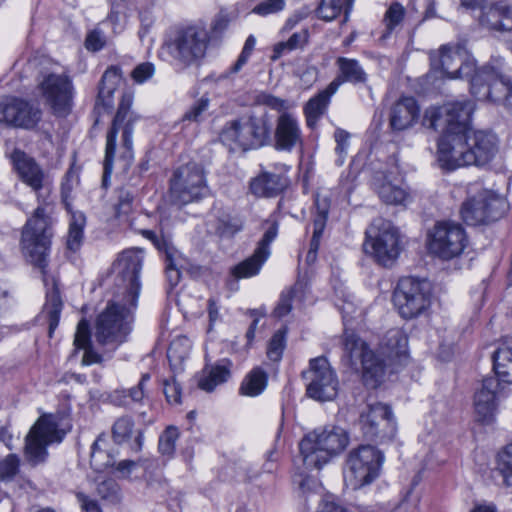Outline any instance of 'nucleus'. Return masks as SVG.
<instances>
[{
	"instance_id": "6",
	"label": "nucleus",
	"mask_w": 512,
	"mask_h": 512,
	"mask_svg": "<svg viewBox=\"0 0 512 512\" xmlns=\"http://www.w3.org/2000/svg\"><path fill=\"white\" fill-rule=\"evenodd\" d=\"M363 249L378 264L384 267L392 266L401 251L398 229L388 220L375 219L366 230Z\"/></svg>"
},
{
	"instance_id": "46",
	"label": "nucleus",
	"mask_w": 512,
	"mask_h": 512,
	"mask_svg": "<svg viewBox=\"0 0 512 512\" xmlns=\"http://www.w3.org/2000/svg\"><path fill=\"white\" fill-rule=\"evenodd\" d=\"M285 348V331H276L271 340L269 341L267 348V356L270 360L278 362L282 358V354Z\"/></svg>"
},
{
	"instance_id": "21",
	"label": "nucleus",
	"mask_w": 512,
	"mask_h": 512,
	"mask_svg": "<svg viewBox=\"0 0 512 512\" xmlns=\"http://www.w3.org/2000/svg\"><path fill=\"white\" fill-rule=\"evenodd\" d=\"M40 88L56 115L64 116L70 112L73 101V85L67 75L48 74L40 83Z\"/></svg>"
},
{
	"instance_id": "54",
	"label": "nucleus",
	"mask_w": 512,
	"mask_h": 512,
	"mask_svg": "<svg viewBox=\"0 0 512 512\" xmlns=\"http://www.w3.org/2000/svg\"><path fill=\"white\" fill-rule=\"evenodd\" d=\"M97 494L104 500L116 502L119 500L118 484L113 479H104L97 484Z\"/></svg>"
},
{
	"instance_id": "38",
	"label": "nucleus",
	"mask_w": 512,
	"mask_h": 512,
	"mask_svg": "<svg viewBox=\"0 0 512 512\" xmlns=\"http://www.w3.org/2000/svg\"><path fill=\"white\" fill-rule=\"evenodd\" d=\"M63 303L60 297L56 281L52 280V289L47 291V301L43 312L46 314L49 324L48 335L51 338L58 327Z\"/></svg>"
},
{
	"instance_id": "37",
	"label": "nucleus",
	"mask_w": 512,
	"mask_h": 512,
	"mask_svg": "<svg viewBox=\"0 0 512 512\" xmlns=\"http://www.w3.org/2000/svg\"><path fill=\"white\" fill-rule=\"evenodd\" d=\"M121 72L118 67H109L103 74L99 86L97 102L103 107L110 108L113 105V94L121 82Z\"/></svg>"
},
{
	"instance_id": "12",
	"label": "nucleus",
	"mask_w": 512,
	"mask_h": 512,
	"mask_svg": "<svg viewBox=\"0 0 512 512\" xmlns=\"http://www.w3.org/2000/svg\"><path fill=\"white\" fill-rule=\"evenodd\" d=\"M470 91L480 101H491L509 105L512 98V84L499 65H485L476 70L470 79Z\"/></svg>"
},
{
	"instance_id": "3",
	"label": "nucleus",
	"mask_w": 512,
	"mask_h": 512,
	"mask_svg": "<svg viewBox=\"0 0 512 512\" xmlns=\"http://www.w3.org/2000/svg\"><path fill=\"white\" fill-rule=\"evenodd\" d=\"M342 362L352 370L362 372L366 386L376 388L383 380L385 365L369 345L358 335L345 332L343 335Z\"/></svg>"
},
{
	"instance_id": "1",
	"label": "nucleus",
	"mask_w": 512,
	"mask_h": 512,
	"mask_svg": "<svg viewBox=\"0 0 512 512\" xmlns=\"http://www.w3.org/2000/svg\"><path fill=\"white\" fill-rule=\"evenodd\" d=\"M272 119L266 111L250 112L228 121L220 133V141L230 151L257 150L271 144Z\"/></svg>"
},
{
	"instance_id": "29",
	"label": "nucleus",
	"mask_w": 512,
	"mask_h": 512,
	"mask_svg": "<svg viewBox=\"0 0 512 512\" xmlns=\"http://www.w3.org/2000/svg\"><path fill=\"white\" fill-rule=\"evenodd\" d=\"M419 118L420 106L414 97H401L389 109V127L395 133L412 129Z\"/></svg>"
},
{
	"instance_id": "49",
	"label": "nucleus",
	"mask_w": 512,
	"mask_h": 512,
	"mask_svg": "<svg viewBox=\"0 0 512 512\" xmlns=\"http://www.w3.org/2000/svg\"><path fill=\"white\" fill-rule=\"evenodd\" d=\"M189 354V341L186 337H179L171 342L167 357L170 361L179 360L182 361L188 357Z\"/></svg>"
},
{
	"instance_id": "55",
	"label": "nucleus",
	"mask_w": 512,
	"mask_h": 512,
	"mask_svg": "<svg viewBox=\"0 0 512 512\" xmlns=\"http://www.w3.org/2000/svg\"><path fill=\"white\" fill-rule=\"evenodd\" d=\"M74 346L76 349H84L92 346L90 337V326L87 320L79 321L74 337Z\"/></svg>"
},
{
	"instance_id": "8",
	"label": "nucleus",
	"mask_w": 512,
	"mask_h": 512,
	"mask_svg": "<svg viewBox=\"0 0 512 512\" xmlns=\"http://www.w3.org/2000/svg\"><path fill=\"white\" fill-rule=\"evenodd\" d=\"M123 303H110L98 316L95 327V337L102 345L119 346L127 340L131 331L132 309L127 299Z\"/></svg>"
},
{
	"instance_id": "13",
	"label": "nucleus",
	"mask_w": 512,
	"mask_h": 512,
	"mask_svg": "<svg viewBox=\"0 0 512 512\" xmlns=\"http://www.w3.org/2000/svg\"><path fill=\"white\" fill-rule=\"evenodd\" d=\"M65 432L52 415L41 416L31 427L25 438L24 456L32 466L44 463L48 457L47 447L63 440Z\"/></svg>"
},
{
	"instance_id": "18",
	"label": "nucleus",
	"mask_w": 512,
	"mask_h": 512,
	"mask_svg": "<svg viewBox=\"0 0 512 512\" xmlns=\"http://www.w3.org/2000/svg\"><path fill=\"white\" fill-rule=\"evenodd\" d=\"M507 209L508 203L503 197L482 190L462 204L460 213L466 224L474 226L500 219Z\"/></svg>"
},
{
	"instance_id": "32",
	"label": "nucleus",
	"mask_w": 512,
	"mask_h": 512,
	"mask_svg": "<svg viewBox=\"0 0 512 512\" xmlns=\"http://www.w3.org/2000/svg\"><path fill=\"white\" fill-rule=\"evenodd\" d=\"M287 186V179L281 174L262 172L250 183L251 193L257 197H275Z\"/></svg>"
},
{
	"instance_id": "14",
	"label": "nucleus",
	"mask_w": 512,
	"mask_h": 512,
	"mask_svg": "<svg viewBox=\"0 0 512 512\" xmlns=\"http://www.w3.org/2000/svg\"><path fill=\"white\" fill-rule=\"evenodd\" d=\"M464 228L453 221H438L428 231L427 248L431 254L443 260L459 256L467 246Z\"/></svg>"
},
{
	"instance_id": "26",
	"label": "nucleus",
	"mask_w": 512,
	"mask_h": 512,
	"mask_svg": "<svg viewBox=\"0 0 512 512\" xmlns=\"http://www.w3.org/2000/svg\"><path fill=\"white\" fill-rule=\"evenodd\" d=\"M277 234L278 224L273 221L258 242L254 253L232 268L231 274L235 279L249 278L259 273L262 265L270 256L269 246L275 240Z\"/></svg>"
},
{
	"instance_id": "63",
	"label": "nucleus",
	"mask_w": 512,
	"mask_h": 512,
	"mask_svg": "<svg viewBox=\"0 0 512 512\" xmlns=\"http://www.w3.org/2000/svg\"><path fill=\"white\" fill-rule=\"evenodd\" d=\"M128 0H108L110 4V12L106 17V21L110 22L114 27L120 21V15L123 13L125 3Z\"/></svg>"
},
{
	"instance_id": "62",
	"label": "nucleus",
	"mask_w": 512,
	"mask_h": 512,
	"mask_svg": "<svg viewBox=\"0 0 512 512\" xmlns=\"http://www.w3.org/2000/svg\"><path fill=\"white\" fill-rule=\"evenodd\" d=\"M105 45V36L100 30L91 31L85 40V46L88 50L99 51Z\"/></svg>"
},
{
	"instance_id": "22",
	"label": "nucleus",
	"mask_w": 512,
	"mask_h": 512,
	"mask_svg": "<svg viewBox=\"0 0 512 512\" xmlns=\"http://www.w3.org/2000/svg\"><path fill=\"white\" fill-rule=\"evenodd\" d=\"M467 132H443L437 150L441 168L448 171L469 166Z\"/></svg>"
},
{
	"instance_id": "52",
	"label": "nucleus",
	"mask_w": 512,
	"mask_h": 512,
	"mask_svg": "<svg viewBox=\"0 0 512 512\" xmlns=\"http://www.w3.org/2000/svg\"><path fill=\"white\" fill-rule=\"evenodd\" d=\"M209 98L201 97L183 115V121L200 122L209 108Z\"/></svg>"
},
{
	"instance_id": "56",
	"label": "nucleus",
	"mask_w": 512,
	"mask_h": 512,
	"mask_svg": "<svg viewBox=\"0 0 512 512\" xmlns=\"http://www.w3.org/2000/svg\"><path fill=\"white\" fill-rule=\"evenodd\" d=\"M405 14L404 7L399 3L392 4L385 13V24L386 28L391 32L395 29L403 20Z\"/></svg>"
},
{
	"instance_id": "51",
	"label": "nucleus",
	"mask_w": 512,
	"mask_h": 512,
	"mask_svg": "<svg viewBox=\"0 0 512 512\" xmlns=\"http://www.w3.org/2000/svg\"><path fill=\"white\" fill-rule=\"evenodd\" d=\"M334 139L336 142L335 152L338 155L336 163L337 165L341 166L343 165L345 157L347 155L350 133L341 128H338L334 132Z\"/></svg>"
},
{
	"instance_id": "59",
	"label": "nucleus",
	"mask_w": 512,
	"mask_h": 512,
	"mask_svg": "<svg viewBox=\"0 0 512 512\" xmlns=\"http://www.w3.org/2000/svg\"><path fill=\"white\" fill-rule=\"evenodd\" d=\"M149 380L150 375L148 373L143 374L139 383L135 387L122 391L124 397L129 396L132 401L140 402L145 396L146 384Z\"/></svg>"
},
{
	"instance_id": "4",
	"label": "nucleus",
	"mask_w": 512,
	"mask_h": 512,
	"mask_svg": "<svg viewBox=\"0 0 512 512\" xmlns=\"http://www.w3.org/2000/svg\"><path fill=\"white\" fill-rule=\"evenodd\" d=\"M384 459L383 453L369 444L351 449L343 467L345 485L357 490L371 484L379 477Z\"/></svg>"
},
{
	"instance_id": "42",
	"label": "nucleus",
	"mask_w": 512,
	"mask_h": 512,
	"mask_svg": "<svg viewBox=\"0 0 512 512\" xmlns=\"http://www.w3.org/2000/svg\"><path fill=\"white\" fill-rule=\"evenodd\" d=\"M267 386V374L261 368H254L243 380L240 393L254 397L261 394Z\"/></svg>"
},
{
	"instance_id": "40",
	"label": "nucleus",
	"mask_w": 512,
	"mask_h": 512,
	"mask_svg": "<svg viewBox=\"0 0 512 512\" xmlns=\"http://www.w3.org/2000/svg\"><path fill=\"white\" fill-rule=\"evenodd\" d=\"M244 221L230 211L219 210L216 215L215 231L221 237H232L243 230Z\"/></svg>"
},
{
	"instance_id": "30",
	"label": "nucleus",
	"mask_w": 512,
	"mask_h": 512,
	"mask_svg": "<svg viewBox=\"0 0 512 512\" xmlns=\"http://www.w3.org/2000/svg\"><path fill=\"white\" fill-rule=\"evenodd\" d=\"M338 74L332 82L329 83L331 90H338L340 85L348 82L353 85H365L368 81V74L360 64L353 58L338 57L336 59Z\"/></svg>"
},
{
	"instance_id": "53",
	"label": "nucleus",
	"mask_w": 512,
	"mask_h": 512,
	"mask_svg": "<svg viewBox=\"0 0 512 512\" xmlns=\"http://www.w3.org/2000/svg\"><path fill=\"white\" fill-rule=\"evenodd\" d=\"M285 6V0H263L252 9V13L265 17L282 11Z\"/></svg>"
},
{
	"instance_id": "2",
	"label": "nucleus",
	"mask_w": 512,
	"mask_h": 512,
	"mask_svg": "<svg viewBox=\"0 0 512 512\" xmlns=\"http://www.w3.org/2000/svg\"><path fill=\"white\" fill-rule=\"evenodd\" d=\"M349 433L342 427L326 425L307 433L299 443L303 465L321 469L349 445Z\"/></svg>"
},
{
	"instance_id": "60",
	"label": "nucleus",
	"mask_w": 512,
	"mask_h": 512,
	"mask_svg": "<svg viewBox=\"0 0 512 512\" xmlns=\"http://www.w3.org/2000/svg\"><path fill=\"white\" fill-rule=\"evenodd\" d=\"M154 71L155 69L152 63H141L134 68L131 76L136 83L141 84L151 78L154 74Z\"/></svg>"
},
{
	"instance_id": "5",
	"label": "nucleus",
	"mask_w": 512,
	"mask_h": 512,
	"mask_svg": "<svg viewBox=\"0 0 512 512\" xmlns=\"http://www.w3.org/2000/svg\"><path fill=\"white\" fill-rule=\"evenodd\" d=\"M51 236V219L45 212V207L40 205L23 229L21 244L28 261L43 272L47 264Z\"/></svg>"
},
{
	"instance_id": "17",
	"label": "nucleus",
	"mask_w": 512,
	"mask_h": 512,
	"mask_svg": "<svg viewBox=\"0 0 512 512\" xmlns=\"http://www.w3.org/2000/svg\"><path fill=\"white\" fill-rule=\"evenodd\" d=\"M209 36L204 29L191 26L180 30L169 44L174 61L183 68L198 65L205 56Z\"/></svg>"
},
{
	"instance_id": "57",
	"label": "nucleus",
	"mask_w": 512,
	"mask_h": 512,
	"mask_svg": "<svg viewBox=\"0 0 512 512\" xmlns=\"http://www.w3.org/2000/svg\"><path fill=\"white\" fill-rule=\"evenodd\" d=\"M294 298V289H288L281 293L279 302L275 307L273 314L277 318L288 315L292 310V301Z\"/></svg>"
},
{
	"instance_id": "19",
	"label": "nucleus",
	"mask_w": 512,
	"mask_h": 512,
	"mask_svg": "<svg viewBox=\"0 0 512 512\" xmlns=\"http://www.w3.org/2000/svg\"><path fill=\"white\" fill-rule=\"evenodd\" d=\"M431 67L448 78H472L475 62L462 45L442 46L439 52L431 53Z\"/></svg>"
},
{
	"instance_id": "41",
	"label": "nucleus",
	"mask_w": 512,
	"mask_h": 512,
	"mask_svg": "<svg viewBox=\"0 0 512 512\" xmlns=\"http://www.w3.org/2000/svg\"><path fill=\"white\" fill-rule=\"evenodd\" d=\"M503 1L491 4L481 10L478 21L481 27L496 32H505L503 26Z\"/></svg>"
},
{
	"instance_id": "35",
	"label": "nucleus",
	"mask_w": 512,
	"mask_h": 512,
	"mask_svg": "<svg viewBox=\"0 0 512 512\" xmlns=\"http://www.w3.org/2000/svg\"><path fill=\"white\" fill-rule=\"evenodd\" d=\"M336 92V90H331L328 85L307 101L303 107V113L309 128H314L317 125L320 118L326 113L331 97Z\"/></svg>"
},
{
	"instance_id": "50",
	"label": "nucleus",
	"mask_w": 512,
	"mask_h": 512,
	"mask_svg": "<svg viewBox=\"0 0 512 512\" xmlns=\"http://www.w3.org/2000/svg\"><path fill=\"white\" fill-rule=\"evenodd\" d=\"M259 104L268 106L269 108L277 111L279 114L290 113L288 109L290 105L287 100L279 98L269 93H261L257 96Z\"/></svg>"
},
{
	"instance_id": "28",
	"label": "nucleus",
	"mask_w": 512,
	"mask_h": 512,
	"mask_svg": "<svg viewBox=\"0 0 512 512\" xmlns=\"http://www.w3.org/2000/svg\"><path fill=\"white\" fill-rule=\"evenodd\" d=\"M501 393V384L495 377L484 378L481 387L474 395V411L477 421L491 423L497 409V399Z\"/></svg>"
},
{
	"instance_id": "24",
	"label": "nucleus",
	"mask_w": 512,
	"mask_h": 512,
	"mask_svg": "<svg viewBox=\"0 0 512 512\" xmlns=\"http://www.w3.org/2000/svg\"><path fill=\"white\" fill-rule=\"evenodd\" d=\"M40 120V111L28 102L7 98L0 101V125L6 127L32 128Z\"/></svg>"
},
{
	"instance_id": "27",
	"label": "nucleus",
	"mask_w": 512,
	"mask_h": 512,
	"mask_svg": "<svg viewBox=\"0 0 512 512\" xmlns=\"http://www.w3.org/2000/svg\"><path fill=\"white\" fill-rule=\"evenodd\" d=\"M468 160L469 166L484 167L497 155L499 141L495 134L486 131H468Z\"/></svg>"
},
{
	"instance_id": "33",
	"label": "nucleus",
	"mask_w": 512,
	"mask_h": 512,
	"mask_svg": "<svg viewBox=\"0 0 512 512\" xmlns=\"http://www.w3.org/2000/svg\"><path fill=\"white\" fill-rule=\"evenodd\" d=\"M232 362L222 359L214 365L205 366L198 380V387L206 392H212L218 385H221L231 376Z\"/></svg>"
},
{
	"instance_id": "23",
	"label": "nucleus",
	"mask_w": 512,
	"mask_h": 512,
	"mask_svg": "<svg viewBox=\"0 0 512 512\" xmlns=\"http://www.w3.org/2000/svg\"><path fill=\"white\" fill-rule=\"evenodd\" d=\"M270 145L276 151L292 152L304 143L300 121L294 113L279 114L272 129Z\"/></svg>"
},
{
	"instance_id": "16",
	"label": "nucleus",
	"mask_w": 512,
	"mask_h": 512,
	"mask_svg": "<svg viewBox=\"0 0 512 512\" xmlns=\"http://www.w3.org/2000/svg\"><path fill=\"white\" fill-rule=\"evenodd\" d=\"M131 105L132 96L129 94L123 95L119 103L117 113L113 119L112 126L107 133L103 174L104 185H107L108 177L112 172L113 160L116 149V138L120 130L122 131L123 147L127 151H130L132 149V133L135 118L130 112Z\"/></svg>"
},
{
	"instance_id": "39",
	"label": "nucleus",
	"mask_w": 512,
	"mask_h": 512,
	"mask_svg": "<svg viewBox=\"0 0 512 512\" xmlns=\"http://www.w3.org/2000/svg\"><path fill=\"white\" fill-rule=\"evenodd\" d=\"M407 344L408 339L400 329H391L383 337L380 347L385 356L396 358L406 353Z\"/></svg>"
},
{
	"instance_id": "25",
	"label": "nucleus",
	"mask_w": 512,
	"mask_h": 512,
	"mask_svg": "<svg viewBox=\"0 0 512 512\" xmlns=\"http://www.w3.org/2000/svg\"><path fill=\"white\" fill-rule=\"evenodd\" d=\"M10 159L19 179L34 192L39 193L48 188L49 177L32 156L20 149H14Z\"/></svg>"
},
{
	"instance_id": "64",
	"label": "nucleus",
	"mask_w": 512,
	"mask_h": 512,
	"mask_svg": "<svg viewBox=\"0 0 512 512\" xmlns=\"http://www.w3.org/2000/svg\"><path fill=\"white\" fill-rule=\"evenodd\" d=\"M133 201V195L127 190H120L118 196V203L115 206L116 214L120 216L121 214H127L131 209V204Z\"/></svg>"
},
{
	"instance_id": "58",
	"label": "nucleus",
	"mask_w": 512,
	"mask_h": 512,
	"mask_svg": "<svg viewBox=\"0 0 512 512\" xmlns=\"http://www.w3.org/2000/svg\"><path fill=\"white\" fill-rule=\"evenodd\" d=\"M163 391L169 403L179 404L181 402V387L180 384L171 378L163 382Z\"/></svg>"
},
{
	"instance_id": "43",
	"label": "nucleus",
	"mask_w": 512,
	"mask_h": 512,
	"mask_svg": "<svg viewBox=\"0 0 512 512\" xmlns=\"http://www.w3.org/2000/svg\"><path fill=\"white\" fill-rule=\"evenodd\" d=\"M85 216L81 212L72 213L67 235V247L71 251H77L83 241Z\"/></svg>"
},
{
	"instance_id": "48",
	"label": "nucleus",
	"mask_w": 512,
	"mask_h": 512,
	"mask_svg": "<svg viewBox=\"0 0 512 512\" xmlns=\"http://www.w3.org/2000/svg\"><path fill=\"white\" fill-rule=\"evenodd\" d=\"M20 459L16 454H9L0 460V480L10 481L19 471Z\"/></svg>"
},
{
	"instance_id": "31",
	"label": "nucleus",
	"mask_w": 512,
	"mask_h": 512,
	"mask_svg": "<svg viewBox=\"0 0 512 512\" xmlns=\"http://www.w3.org/2000/svg\"><path fill=\"white\" fill-rule=\"evenodd\" d=\"M134 420L130 416L119 417L112 426V438L115 443L131 442V449L139 452L143 448L144 431L141 428L134 429Z\"/></svg>"
},
{
	"instance_id": "36",
	"label": "nucleus",
	"mask_w": 512,
	"mask_h": 512,
	"mask_svg": "<svg viewBox=\"0 0 512 512\" xmlns=\"http://www.w3.org/2000/svg\"><path fill=\"white\" fill-rule=\"evenodd\" d=\"M492 359L495 378L500 384H512V340L502 342L493 353Z\"/></svg>"
},
{
	"instance_id": "47",
	"label": "nucleus",
	"mask_w": 512,
	"mask_h": 512,
	"mask_svg": "<svg viewBox=\"0 0 512 512\" xmlns=\"http://www.w3.org/2000/svg\"><path fill=\"white\" fill-rule=\"evenodd\" d=\"M341 10V0H322L316 12L320 19L332 21L340 14Z\"/></svg>"
},
{
	"instance_id": "10",
	"label": "nucleus",
	"mask_w": 512,
	"mask_h": 512,
	"mask_svg": "<svg viewBox=\"0 0 512 512\" xmlns=\"http://www.w3.org/2000/svg\"><path fill=\"white\" fill-rule=\"evenodd\" d=\"M143 252L140 249H128L119 254L112 266L115 275L116 294L127 299L132 307L137 306L141 289L140 272L143 264Z\"/></svg>"
},
{
	"instance_id": "7",
	"label": "nucleus",
	"mask_w": 512,
	"mask_h": 512,
	"mask_svg": "<svg viewBox=\"0 0 512 512\" xmlns=\"http://www.w3.org/2000/svg\"><path fill=\"white\" fill-rule=\"evenodd\" d=\"M474 111L470 100H456L442 106H430L425 109L421 124L423 127L443 132H468V125Z\"/></svg>"
},
{
	"instance_id": "61",
	"label": "nucleus",
	"mask_w": 512,
	"mask_h": 512,
	"mask_svg": "<svg viewBox=\"0 0 512 512\" xmlns=\"http://www.w3.org/2000/svg\"><path fill=\"white\" fill-rule=\"evenodd\" d=\"M166 275L171 286H175L179 283L181 273L175 263V259L170 252H166Z\"/></svg>"
},
{
	"instance_id": "34",
	"label": "nucleus",
	"mask_w": 512,
	"mask_h": 512,
	"mask_svg": "<svg viewBox=\"0 0 512 512\" xmlns=\"http://www.w3.org/2000/svg\"><path fill=\"white\" fill-rule=\"evenodd\" d=\"M373 187L381 200L386 204H403L408 196L405 188L394 183L384 173H376L373 178Z\"/></svg>"
},
{
	"instance_id": "44",
	"label": "nucleus",
	"mask_w": 512,
	"mask_h": 512,
	"mask_svg": "<svg viewBox=\"0 0 512 512\" xmlns=\"http://www.w3.org/2000/svg\"><path fill=\"white\" fill-rule=\"evenodd\" d=\"M495 470L502 477L503 484L512 487V443L497 454Z\"/></svg>"
},
{
	"instance_id": "11",
	"label": "nucleus",
	"mask_w": 512,
	"mask_h": 512,
	"mask_svg": "<svg viewBox=\"0 0 512 512\" xmlns=\"http://www.w3.org/2000/svg\"><path fill=\"white\" fill-rule=\"evenodd\" d=\"M432 286L426 279L404 277L399 280L393 302L403 318L411 319L426 311L431 304Z\"/></svg>"
},
{
	"instance_id": "15",
	"label": "nucleus",
	"mask_w": 512,
	"mask_h": 512,
	"mask_svg": "<svg viewBox=\"0 0 512 512\" xmlns=\"http://www.w3.org/2000/svg\"><path fill=\"white\" fill-rule=\"evenodd\" d=\"M355 426L365 439L377 442L393 439L397 431L392 410L383 403L366 405L361 410Z\"/></svg>"
},
{
	"instance_id": "20",
	"label": "nucleus",
	"mask_w": 512,
	"mask_h": 512,
	"mask_svg": "<svg viewBox=\"0 0 512 512\" xmlns=\"http://www.w3.org/2000/svg\"><path fill=\"white\" fill-rule=\"evenodd\" d=\"M306 375L309 380L306 388L308 397L320 402L330 401L336 397L338 380L325 357L310 360V369Z\"/></svg>"
},
{
	"instance_id": "9",
	"label": "nucleus",
	"mask_w": 512,
	"mask_h": 512,
	"mask_svg": "<svg viewBox=\"0 0 512 512\" xmlns=\"http://www.w3.org/2000/svg\"><path fill=\"white\" fill-rule=\"evenodd\" d=\"M207 192L205 171L198 163L180 166L170 179L169 196L175 205L184 206L199 201Z\"/></svg>"
},
{
	"instance_id": "45",
	"label": "nucleus",
	"mask_w": 512,
	"mask_h": 512,
	"mask_svg": "<svg viewBox=\"0 0 512 512\" xmlns=\"http://www.w3.org/2000/svg\"><path fill=\"white\" fill-rule=\"evenodd\" d=\"M179 435L180 433L177 427H167L159 437V452L165 456H172L175 452L176 441L178 440Z\"/></svg>"
}]
</instances>
